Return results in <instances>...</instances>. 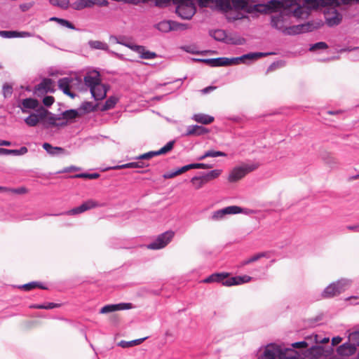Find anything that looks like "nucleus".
<instances>
[{"label":"nucleus","instance_id":"obj_61","mask_svg":"<svg viewBox=\"0 0 359 359\" xmlns=\"http://www.w3.org/2000/svg\"><path fill=\"white\" fill-rule=\"evenodd\" d=\"M221 282L222 283V285L224 286L229 287L232 285H236L234 277L230 278L226 280L223 279V280H222Z\"/></svg>","mask_w":359,"mask_h":359},{"label":"nucleus","instance_id":"obj_1","mask_svg":"<svg viewBox=\"0 0 359 359\" xmlns=\"http://www.w3.org/2000/svg\"><path fill=\"white\" fill-rule=\"evenodd\" d=\"M255 5L262 8L255 13H275L271 16V26L285 34H292V0H257Z\"/></svg>","mask_w":359,"mask_h":359},{"label":"nucleus","instance_id":"obj_64","mask_svg":"<svg viewBox=\"0 0 359 359\" xmlns=\"http://www.w3.org/2000/svg\"><path fill=\"white\" fill-rule=\"evenodd\" d=\"M283 66H284V62H283V61H279V62H274V63H273V64L270 66L269 69H276V68H277V67H283Z\"/></svg>","mask_w":359,"mask_h":359},{"label":"nucleus","instance_id":"obj_13","mask_svg":"<svg viewBox=\"0 0 359 359\" xmlns=\"http://www.w3.org/2000/svg\"><path fill=\"white\" fill-rule=\"evenodd\" d=\"M242 212H243V210L241 207L231 205L213 212L211 219L214 221H219L223 219L226 215H235Z\"/></svg>","mask_w":359,"mask_h":359},{"label":"nucleus","instance_id":"obj_57","mask_svg":"<svg viewBox=\"0 0 359 359\" xmlns=\"http://www.w3.org/2000/svg\"><path fill=\"white\" fill-rule=\"evenodd\" d=\"M17 38H27L34 36L33 33L29 32H18L16 31Z\"/></svg>","mask_w":359,"mask_h":359},{"label":"nucleus","instance_id":"obj_37","mask_svg":"<svg viewBox=\"0 0 359 359\" xmlns=\"http://www.w3.org/2000/svg\"><path fill=\"white\" fill-rule=\"evenodd\" d=\"M88 45L93 49L109 50L108 45L100 41H90Z\"/></svg>","mask_w":359,"mask_h":359},{"label":"nucleus","instance_id":"obj_19","mask_svg":"<svg viewBox=\"0 0 359 359\" xmlns=\"http://www.w3.org/2000/svg\"><path fill=\"white\" fill-rule=\"evenodd\" d=\"M133 308V305L131 303H119L116 304H107L103 306L100 313L102 314H106L111 312H114L116 311L121 310H128Z\"/></svg>","mask_w":359,"mask_h":359},{"label":"nucleus","instance_id":"obj_3","mask_svg":"<svg viewBox=\"0 0 359 359\" xmlns=\"http://www.w3.org/2000/svg\"><path fill=\"white\" fill-rule=\"evenodd\" d=\"M201 7H210L219 10L224 13L231 6L243 8L248 13H255V11L262 8L261 5H255L257 0H197Z\"/></svg>","mask_w":359,"mask_h":359},{"label":"nucleus","instance_id":"obj_33","mask_svg":"<svg viewBox=\"0 0 359 359\" xmlns=\"http://www.w3.org/2000/svg\"><path fill=\"white\" fill-rule=\"evenodd\" d=\"M210 35L216 41L226 42L227 35L224 30L216 29L210 32Z\"/></svg>","mask_w":359,"mask_h":359},{"label":"nucleus","instance_id":"obj_46","mask_svg":"<svg viewBox=\"0 0 359 359\" xmlns=\"http://www.w3.org/2000/svg\"><path fill=\"white\" fill-rule=\"evenodd\" d=\"M307 347L308 344L304 341L293 343V359H296L298 355L297 352L294 351L295 348H306Z\"/></svg>","mask_w":359,"mask_h":359},{"label":"nucleus","instance_id":"obj_38","mask_svg":"<svg viewBox=\"0 0 359 359\" xmlns=\"http://www.w3.org/2000/svg\"><path fill=\"white\" fill-rule=\"evenodd\" d=\"M226 154L224 152L219 151L210 150L206 151L203 156L198 158V161H202L208 157H218V156H226Z\"/></svg>","mask_w":359,"mask_h":359},{"label":"nucleus","instance_id":"obj_2","mask_svg":"<svg viewBox=\"0 0 359 359\" xmlns=\"http://www.w3.org/2000/svg\"><path fill=\"white\" fill-rule=\"evenodd\" d=\"M355 0H293V18L306 19L313 11L325 6L337 7L341 4H348Z\"/></svg>","mask_w":359,"mask_h":359},{"label":"nucleus","instance_id":"obj_48","mask_svg":"<svg viewBox=\"0 0 359 359\" xmlns=\"http://www.w3.org/2000/svg\"><path fill=\"white\" fill-rule=\"evenodd\" d=\"M348 340L353 343L352 344L355 347L356 346H359V331L350 333L348 335Z\"/></svg>","mask_w":359,"mask_h":359},{"label":"nucleus","instance_id":"obj_59","mask_svg":"<svg viewBox=\"0 0 359 359\" xmlns=\"http://www.w3.org/2000/svg\"><path fill=\"white\" fill-rule=\"evenodd\" d=\"M34 4L32 2L24 3L20 5V8L22 12H26L29 11L32 6Z\"/></svg>","mask_w":359,"mask_h":359},{"label":"nucleus","instance_id":"obj_9","mask_svg":"<svg viewBox=\"0 0 359 359\" xmlns=\"http://www.w3.org/2000/svg\"><path fill=\"white\" fill-rule=\"evenodd\" d=\"M257 165L255 164H243L241 166H236L230 172L228 180L230 182H236L244 177L248 173L257 169Z\"/></svg>","mask_w":359,"mask_h":359},{"label":"nucleus","instance_id":"obj_34","mask_svg":"<svg viewBox=\"0 0 359 359\" xmlns=\"http://www.w3.org/2000/svg\"><path fill=\"white\" fill-rule=\"evenodd\" d=\"M227 273H214L211 276H208L205 279L203 280V283H214V282H221L223 280V279L226 278L227 277Z\"/></svg>","mask_w":359,"mask_h":359},{"label":"nucleus","instance_id":"obj_58","mask_svg":"<svg viewBox=\"0 0 359 359\" xmlns=\"http://www.w3.org/2000/svg\"><path fill=\"white\" fill-rule=\"evenodd\" d=\"M3 93L5 97L10 96L12 94V87L8 84H4L3 86Z\"/></svg>","mask_w":359,"mask_h":359},{"label":"nucleus","instance_id":"obj_21","mask_svg":"<svg viewBox=\"0 0 359 359\" xmlns=\"http://www.w3.org/2000/svg\"><path fill=\"white\" fill-rule=\"evenodd\" d=\"M55 88V84L53 81L50 79H44L43 81L37 86L36 91L39 93H48L53 92Z\"/></svg>","mask_w":359,"mask_h":359},{"label":"nucleus","instance_id":"obj_25","mask_svg":"<svg viewBox=\"0 0 359 359\" xmlns=\"http://www.w3.org/2000/svg\"><path fill=\"white\" fill-rule=\"evenodd\" d=\"M148 166V164L143 161H135V162H131L120 165H116L112 168L111 169L114 170H118V169H124V168H143Z\"/></svg>","mask_w":359,"mask_h":359},{"label":"nucleus","instance_id":"obj_18","mask_svg":"<svg viewBox=\"0 0 359 359\" xmlns=\"http://www.w3.org/2000/svg\"><path fill=\"white\" fill-rule=\"evenodd\" d=\"M324 15L326 23L330 27L339 24L342 18L341 15L334 8V7L330 8L327 12H325Z\"/></svg>","mask_w":359,"mask_h":359},{"label":"nucleus","instance_id":"obj_47","mask_svg":"<svg viewBox=\"0 0 359 359\" xmlns=\"http://www.w3.org/2000/svg\"><path fill=\"white\" fill-rule=\"evenodd\" d=\"M50 20L57 22L62 27H66L69 28V29H74V25L69 21H68V20H64V19L57 18H55V17L51 18Z\"/></svg>","mask_w":359,"mask_h":359},{"label":"nucleus","instance_id":"obj_26","mask_svg":"<svg viewBox=\"0 0 359 359\" xmlns=\"http://www.w3.org/2000/svg\"><path fill=\"white\" fill-rule=\"evenodd\" d=\"M155 28L163 33L172 31V20H163L155 25Z\"/></svg>","mask_w":359,"mask_h":359},{"label":"nucleus","instance_id":"obj_35","mask_svg":"<svg viewBox=\"0 0 359 359\" xmlns=\"http://www.w3.org/2000/svg\"><path fill=\"white\" fill-rule=\"evenodd\" d=\"M18 287L20 289L24 290L25 291H29V290H33V289H34L36 287H39V288H41V289H43V290L47 289V287L43 286L41 283L35 282V281L30 282L29 283L20 285Z\"/></svg>","mask_w":359,"mask_h":359},{"label":"nucleus","instance_id":"obj_53","mask_svg":"<svg viewBox=\"0 0 359 359\" xmlns=\"http://www.w3.org/2000/svg\"><path fill=\"white\" fill-rule=\"evenodd\" d=\"M327 45L326 43L325 42H318L312 46H311V47L309 48V50L311 51H314L316 50H318V49H326L327 48Z\"/></svg>","mask_w":359,"mask_h":359},{"label":"nucleus","instance_id":"obj_39","mask_svg":"<svg viewBox=\"0 0 359 359\" xmlns=\"http://www.w3.org/2000/svg\"><path fill=\"white\" fill-rule=\"evenodd\" d=\"M117 102H118L117 97H116L114 96L109 97L106 100L104 104L102 107L101 110L107 111L108 109H111L114 108V106L116 105V104L117 103Z\"/></svg>","mask_w":359,"mask_h":359},{"label":"nucleus","instance_id":"obj_27","mask_svg":"<svg viewBox=\"0 0 359 359\" xmlns=\"http://www.w3.org/2000/svg\"><path fill=\"white\" fill-rule=\"evenodd\" d=\"M45 116L44 114L40 113L39 114H31L28 117L25 119V122L29 126H36Z\"/></svg>","mask_w":359,"mask_h":359},{"label":"nucleus","instance_id":"obj_51","mask_svg":"<svg viewBox=\"0 0 359 359\" xmlns=\"http://www.w3.org/2000/svg\"><path fill=\"white\" fill-rule=\"evenodd\" d=\"M59 304L55 303H48L45 304H36L33 306V308L39 309H52L56 307H58Z\"/></svg>","mask_w":359,"mask_h":359},{"label":"nucleus","instance_id":"obj_30","mask_svg":"<svg viewBox=\"0 0 359 359\" xmlns=\"http://www.w3.org/2000/svg\"><path fill=\"white\" fill-rule=\"evenodd\" d=\"M351 281L348 279L342 278L334 282L339 294L348 290L351 286Z\"/></svg>","mask_w":359,"mask_h":359},{"label":"nucleus","instance_id":"obj_31","mask_svg":"<svg viewBox=\"0 0 359 359\" xmlns=\"http://www.w3.org/2000/svg\"><path fill=\"white\" fill-rule=\"evenodd\" d=\"M337 295H339V293L334 283L326 287L322 293V297L324 298H331Z\"/></svg>","mask_w":359,"mask_h":359},{"label":"nucleus","instance_id":"obj_54","mask_svg":"<svg viewBox=\"0 0 359 359\" xmlns=\"http://www.w3.org/2000/svg\"><path fill=\"white\" fill-rule=\"evenodd\" d=\"M172 31L184 30L189 28L188 25L184 23H180L172 20Z\"/></svg>","mask_w":359,"mask_h":359},{"label":"nucleus","instance_id":"obj_5","mask_svg":"<svg viewBox=\"0 0 359 359\" xmlns=\"http://www.w3.org/2000/svg\"><path fill=\"white\" fill-rule=\"evenodd\" d=\"M84 83L90 88L95 100H100L106 97L107 88L101 83L99 72L96 71L88 72L84 76Z\"/></svg>","mask_w":359,"mask_h":359},{"label":"nucleus","instance_id":"obj_12","mask_svg":"<svg viewBox=\"0 0 359 359\" xmlns=\"http://www.w3.org/2000/svg\"><path fill=\"white\" fill-rule=\"evenodd\" d=\"M81 82V80L76 77H65L58 81V86L65 94L69 95L72 98H74L75 97V94L70 91V88H72L73 86Z\"/></svg>","mask_w":359,"mask_h":359},{"label":"nucleus","instance_id":"obj_6","mask_svg":"<svg viewBox=\"0 0 359 359\" xmlns=\"http://www.w3.org/2000/svg\"><path fill=\"white\" fill-rule=\"evenodd\" d=\"M257 359H292V348L284 344H269L264 348Z\"/></svg>","mask_w":359,"mask_h":359},{"label":"nucleus","instance_id":"obj_4","mask_svg":"<svg viewBox=\"0 0 359 359\" xmlns=\"http://www.w3.org/2000/svg\"><path fill=\"white\" fill-rule=\"evenodd\" d=\"M274 53H250L238 57H218L212 59H194L195 61L203 62L211 67H222L236 65L239 62L247 63V60L255 61L262 57L274 55Z\"/></svg>","mask_w":359,"mask_h":359},{"label":"nucleus","instance_id":"obj_55","mask_svg":"<svg viewBox=\"0 0 359 359\" xmlns=\"http://www.w3.org/2000/svg\"><path fill=\"white\" fill-rule=\"evenodd\" d=\"M94 108L95 107H94L93 103L87 102H84L82 104L80 109L83 110V112H90V111H93L94 110Z\"/></svg>","mask_w":359,"mask_h":359},{"label":"nucleus","instance_id":"obj_43","mask_svg":"<svg viewBox=\"0 0 359 359\" xmlns=\"http://www.w3.org/2000/svg\"><path fill=\"white\" fill-rule=\"evenodd\" d=\"M187 172L185 165L172 172H169L163 175L165 179L173 178L177 175H181L183 172Z\"/></svg>","mask_w":359,"mask_h":359},{"label":"nucleus","instance_id":"obj_15","mask_svg":"<svg viewBox=\"0 0 359 359\" xmlns=\"http://www.w3.org/2000/svg\"><path fill=\"white\" fill-rule=\"evenodd\" d=\"M247 13L243 8H237L233 6L225 13V16L229 22H235L236 20L248 18Z\"/></svg>","mask_w":359,"mask_h":359},{"label":"nucleus","instance_id":"obj_41","mask_svg":"<svg viewBox=\"0 0 359 359\" xmlns=\"http://www.w3.org/2000/svg\"><path fill=\"white\" fill-rule=\"evenodd\" d=\"M62 118L69 121L76 118L79 116V113L76 109H69L64 111L62 114Z\"/></svg>","mask_w":359,"mask_h":359},{"label":"nucleus","instance_id":"obj_45","mask_svg":"<svg viewBox=\"0 0 359 359\" xmlns=\"http://www.w3.org/2000/svg\"><path fill=\"white\" fill-rule=\"evenodd\" d=\"M49 1L53 6L62 9L68 8L69 4V0H49Z\"/></svg>","mask_w":359,"mask_h":359},{"label":"nucleus","instance_id":"obj_60","mask_svg":"<svg viewBox=\"0 0 359 359\" xmlns=\"http://www.w3.org/2000/svg\"><path fill=\"white\" fill-rule=\"evenodd\" d=\"M54 102V97L52 96H46L43 99V103L46 107H50Z\"/></svg>","mask_w":359,"mask_h":359},{"label":"nucleus","instance_id":"obj_17","mask_svg":"<svg viewBox=\"0 0 359 359\" xmlns=\"http://www.w3.org/2000/svg\"><path fill=\"white\" fill-rule=\"evenodd\" d=\"M94 5L106 6L104 0H76L72 7L77 11L83 10L86 8H90Z\"/></svg>","mask_w":359,"mask_h":359},{"label":"nucleus","instance_id":"obj_56","mask_svg":"<svg viewBox=\"0 0 359 359\" xmlns=\"http://www.w3.org/2000/svg\"><path fill=\"white\" fill-rule=\"evenodd\" d=\"M182 49L187 53L192 54H203V52H199L196 50V48L192 46H186L182 47Z\"/></svg>","mask_w":359,"mask_h":359},{"label":"nucleus","instance_id":"obj_40","mask_svg":"<svg viewBox=\"0 0 359 359\" xmlns=\"http://www.w3.org/2000/svg\"><path fill=\"white\" fill-rule=\"evenodd\" d=\"M226 43L233 45H243L245 43V39L240 36H227Z\"/></svg>","mask_w":359,"mask_h":359},{"label":"nucleus","instance_id":"obj_22","mask_svg":"<svg viewBox=\"0 0 359 359\" xmlns=\"http://www.w3.org/2000/svg\"><path fill=\"white\" fill-rule=\"evenodd\" d=\"M356 348L351 343H344L337 348V352L340 355L349 356L353 355Z\"/></svg>","mask_w":359,"mask_h":359},{"label":"nucleus","instance_id":"obj_52","mask_svg":"<svg viewBox=\"0 0 359 359\" xmlns=\"http://www.w3.org/2000/svg\"><path fill=\"white\" fill-rule=\"evenodd\" d=\"M0 36L6 39L17 38L16 31H0Z\"/></svg>","mask_w":359,"mask_h":359},{"label":"nucleus","instance_id":"obj_11","mask_svg":"<svg viewBox=\"0 0 359 359\" xmlns=\"http://www.w3.org/2000/svg\"><path fill=\"white\" fill-rule=\"evenodd\" d=\"M323 25L321 20L309 21L302 24H295L293 21V34L312 32Z\"/></svg>","mask_w":359,"mask_h":359},{"label":"nucleus","instance_id":"obj_24","mask_svg":"<svg viewBox=\"0 0 359 359\" xmlns=\"http://www.w3.org/2000/svg\"><path fill=\"white\" fill-rule=\"evenodd\" d=\"M43 148L50 155L57 156L62 154H67V152L62 148L59 147H53L49 143H44L43 144Z\"/></svg>","mask_w":359,"mask_h":359},{"label":"nucleus","instance_id":"obj_29","mask_svg":"<svg viewBox=\"0 0 359 359\" xmlns=\"http://www.w3.org/2000/svg\"><path fill=\"white\" fill-rule=\"evenodd\" d=\"M39 105V102L33 98H26L22 101V111L23 113L27 112V109H34Z\"/></svg>","mask_w":359,"mask_h":359},{"label":"nucleus","instance_id":"obj_36","mask_svg":"<svg viewBox=\"0 0 359 359\" xmlns=\"http://www.w3.org/2000/svg\"><path fill=\"white\" fill-rule=\"evenodd\" d=\"M222 173V170L216 169L211 170L207 173H205L202 175L203 180H205V183L208 182L210 180L216 179Z\"/></svg>","mask_w":359,"mask_h":359},{"label":"nucleus","instance_id":"obj_20","mask_svg":"<svg viewBox=\"0 0 359 359\" xmlns=\"http://www.w3.org/2000/svg\"><path fill=\"white\" fill-rule=\"evenodd\" d=\"M208 133V130L198 125L189 126L184 136H200Z\"/></svg>","mask_w":359,"mask_h":359},{"label":"nucleus","instance_id":"obj_49","mask_svg":"<svg viewBox=\"0 0 359 359\" xmlns=\"http://www.w3.org/2000/svg\"><path fill=\"white\" fill-rule=\"evenodd\" d=\"M100 177V175L98 173H81L77 174L74 176L75 178H85V179H90V180H94L97 179Z\"/></svg>","mask_w":359,"mask_h":359},{"label":"nucleus","instance_id":"obj_62","mask_svg":"<svg viewBox=\"0 0 359 359\" xmlns=\"http://www.w3.org/2000/svg\"><path fill=\"white\" fill-rule=\"evenodd\" d=\"M315 341L318 344H326L330 341L328 337L320 338L318 335H315Z\"/></svg>","mask_w":359,"mask_h":359},{"label":"nucleus","instance_id":"obj_8","mask_svg":"<svg viewBox=\"0 0 359 359\" xmlns=\"http://www.w3.org/2000/svg\"><path fill=\"white\" fill-rule=\"evenodd\" d=\"M118 40L119 44L125 46L137 53L142 59L151 60L156 57V53L147 50L144 46L133 44L124 36H119Z\"/></svg>","mask_w":359,"mask_h":359},{"label":"nucleus","instance_id":"obj_44","mask_svg":"<svg viewBox=\"0 0 359 359\" xmlns=\"http://www.w3.org/2000/svg\"><path fill=\"white\" fill-rule=\"evenodd\" d=\"M191 182L196 189H201L204 185V184H205V180H203L202 175L199 177L196 176L192 177Z\"/></svg>","mask_w":359,"mask_h":359},{"label":"nucleus","instance_id":"obj_7","mask_svg":"<svg viewBox=\"0 0 359 359\" xmlns=\"http://www.w3.org/2000/svg\"><path fill=\"white\" fill-rule=\"evenodd\" d=\"M172 2L176 6V13L182 19L190 20L196 13L194 0H172Z\"/></svg>","mask_w":359,"mask_h":359},{"label":"nucleus","instance_id":"obj_50","mask_svg":"<svg viewBox=\"0 0 359 359\" xmlns=\"http://www.w3.org/2000/svg\"><path fill=\"white\" fill-rule=\"evenodd\" d=\"M235 278V284L236 285H241L243 283H248L252 280V277L244 275L241 276H236Z\"/></svg>","mask_w":359,"mask_h":359},{"label":"nucleus","instance_id":"obj_42","mask_svg":"<svg viewBox=\"0 0 359 359\" xmlns=\"http://www.w3.org/2000/svg\"><path fill=\"white\" fill-rule=\"evenodd\" d=\"M186 170L188 171L191 169H209L212 165L206 163H191L185 165Z\"/></svg>","mask_w":359,"mask_h":359},{"label":"nucleus","instance_id":"obj_28","mask_svg":"<svg viewBox=\"0 0 359 359\" xmlns=\"http://www.w3.org/2000/svg\"><path fill=\"white\" fill-rule=\"evenodd\" d=\"M28 149L26 147H22L19 149H8L4 148H0V155H15L22 156L27 154Z\"/></svg>","mask_w":359,"mask_h":359},{"label":"nucleus","instance_id":"obj_14","mask_svg":"<svg viewBox=\"0 0 359 359\" xmlns=\"http://www.w3.org/2000/svg\"><path fill=\"white\" fill-rule=\"evenodd\" d=\"M174 141H170L168 142L164 147H163L161 149L156 151H149L147 153L141 154L135 158L137 160H148L156 156L165 154L170 151H171L174 146Z\"/></svg>","mask_w":359,"mask_h":359},{"label":"nucleus","instance_id":"obj_23","mask_svg":"<svg viewBox=\"0 0 359 359\" xmlns=\"http://www.w3.org/2000/svg\"><path fill=\"white\" fill-rule=\"evenodd\" d=\"M192 120L201 124H210L214 121V117L205 114H195L192 116Z\"/></svg>","mask_w":359,"mask_h":359},{"label":"nucleus","instance_id":"obj_32","mask_svg":"<svg viewBox=\"0 0 359 359\" xmlns=\"http://www.w3.org/2000/svg\"><path fill=\"white\" fill-rule=\"evenodd\" d=\"M262 257H267V258L269 257V252H262L257 253V254L254 255L253 256H252L251 257H250L249 259L243 261L241 263V265L242 266H245V265L249 264H250L252 262H255L259 260V259H261Z\"/></svg>","mask_w":359,"mask_h":359},{"label":"nucleus","instance_id":"obj_16","mask_svg":"<svg viewBox=\"0 0 359 359\" xmlns=\"http://www.w3.org/2000/svg\"><path fill=\"white\" fill-rule=\"evenodd\" d=\"M100 206H101V205L99 203L90 199L83 203L81 205L67 211L66 214L69 215H78Z\"/></svg>","mask_w":359,"mask_h":359},{"label":"nucleus","instance_id":"obj_63","mask_svg":"<svg viewBox=\"0 0 359 359\" xmlns=\"http://www.w3.org/2000/svg\"><path fill=\"white\" fill-rule=\"evenodd\" d=\"M342 341V338L341 337H334L332 339V346H336L339 344Z\"/></svg>","mask_w":359,"mask_h":359},{"label":"nucleus","instance_id":"obj_10","mask_svg":"<svg viewBox=\"0 0 359 359\" xmlns=\"http://www.w3.org/2000/svg\"><path fill=\"white\" fill-rule=\"evenodd\" d=\"M175 232L172 231H165L159 236L151 243L147 245V248L151 250H160L164 248L172 240Z\"/></svg>","mask_w":359,"mask_h":359}]
</instances>
